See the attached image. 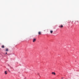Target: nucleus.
<instances>
[{"instance_id":"obj_1","label":"nucleus","mask_w":79,"mask_h":79,"mask_svg":"<svg viewBox=\"0 0 79 79\" xmlns=\"http://www.w3.org/2000/svg\"><path fill=\"white\" fill-rule=\"evenodd\" d=\"M59 27H60V28H62L63 27V25H60L59 26Z\"/></svg>"},{"instance_id":"obj_2","label":"nucleus","mask_w":79,"mask_h":79,"mask_svg":"<svg viewBox=\"0 0 79 79\" xmlns=\"http://www.w3.org/2000/svg\"><path fill=\"white\" fill-rule=\"evenodd\" d=\"M36 39L35 38L33 39V42H35V41H36Z\"/></svg>"},{"instance_id":"obj_3","label":"nucleus","mask_w":79,"mask_h":79,"mask_svg":"<svg viewBox=\"0 0 79 79\" xmlns=\"http://www.w3.org/2000/svg\"><path fill=\"white\" fill-rule=\"evenodd\" d=\"M52 74H53L54 75H56V73H55V72H52Z\"/></svg>"},{"instance_id":"obj_4","label":"nucleus","mask_w":79,"mask_h":79,"mask_svg":"<svg viewBox=\"0 0 79 79\" xmlns=\"http://www.w3.org/2000/svg\"><path fill=\"white\" fill-rule=\"evenodd\" d=\"M39 35H40L41 34V32L39 31L38 32Z\"/></svg>"},{"instance_id":"obj_5","label":"nucleus","mask_w":79,"mask_h":79,"mask_svg":"<svg viewBox=\"0 0 79 79\" xmlns=\"http://www.w3.org/2000/svg\"><path fill=\"white\" fill-rule=\"evenodd\" d=\"M5 74H7V72H6V71H5Z\"/></svg>"},{"instance_id":"obj_6","label":"nucleus","mask_w":79,"mask_h":79,"mask_svg":"<svg viewBox=\"0 0 79 79\" xmlns=\"http://www.w3.org/2000/svg\"><path fill=\"white\" fill-rule=\"evenodd\" d=\"M6 52H8V48H6Z\"/></svg>"},{"instance_id":"obj_7","label":"nucleus","mask_w":79,"mask_h":79,"mask_svg":"<svg viewBox=\"0 0 79 79\" xmlns=\"http://www.w3.org/2000/svg\"><path fill=\"white\" fill-rule=\"evenodd\" d=\"M50 33H51V34H52L53 33V31H50Z\"/></svg>"},{"instance_id":"obj_8","label":"nucleus","mask_w":79,"mask_h":79,"mask_svg":"<svg viewBox=\"0 0 79 79\" xmlns=\"http://www.w3.org/2000/svg\"><path fill=\"white\" fill-rule=\"evenodd\" d=\"M2 48H5V46H4V45H2Z\"/></svg>"},{"instance_id":"obj_9","label":"nucleus","mask_w":79,"mask_h":79,"mask_svg":"<svg viewBox=\"0 0 79 79\" xmlns=\"http://www.w3.org/2000/svg\"><path fill=\"white\" fill-rule=\"evenodd\" d=\"M6 54H7V52H6Z\"/></svg>"},{"instance_id":"obj_10","label":"nucleus","mask_w":79,"mask_h":79,"mask_svg":"<svg viewBox=\"0 0 79 79\" xmlns=\"http://www.w3.org/2000/svg\"><path fill=\"white\" fill-rule=\"evenodd\" d=\"M63 78H62V79H63Z\"/></svg>"}]
</instances>
